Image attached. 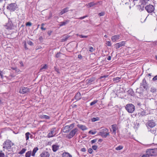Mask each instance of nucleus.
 <instances>
[{
  "label": "nucleus",
  "instance_id": "1",
  "mask_svg": "<svg viewBox=\"0 0 157 157\" xmlns=\"http://www.w3.org/2000/svg\"><path fill=\"white\" fill-rule=\"evenodd\" d=\"M6 9L10 12L15 11L17 8V6L16 2L11 3L7 5Z\"/></svg>",
  "mask_w": 157,
  "mask_h": 157
},
{
  "label": "nucleus",
  "instance_id": "2",
  "mask_svg": "<svg viewBox=\"0 0 157 157\" xmlns=\"http://www.w3.org/2000/svg\"><path fill=\"white\" fill-rule=\"evenodd\" d=\"M3 148L6 149H9L11 148L12 146L13 145V144L9 140H7L3 144Z\"/></svg>",
  "mask_w": 157,
  "mask_h": 157
},
{
  "label": "nucleus",
  "instance_id": "3",
  "mask_svg": "<svg viewBox=\"0 0 157 157\" xmlns=\"http://www.w3.org/2000/svg\"><path fill=\"white\" fill-rule=\"evenodd\" d=\"M78 129L75 128L72 129L70 132L69 134L67 135V137L68 139H71L72 138L75 134H78Z\"/></svg>",
  "mask_w": 157,
  "mask_h": 157
},
{
  "label": "nucleus",
  "instance_id": "4",
  "mask_svg": "<svg viewBox=\"0 0 157 157\" xmlns=\"http://www.w3.org/2000/svg\"><path fill=\"white\" fill-rule=\"evenodd\" d=\"M146 152L148 153L150 156H156L157 155V148L147 149L146 150Z\"/></svg>",
  "mask_w": 157,
  "mask_h": 157
},
{
  "label": "nucleus",
  "instance_id": "5",
  "mask_svg": "<svg viewBox=\"0 0 157 157\" xmlns=\"http://www.w3.org/2000/svg\"><path fill=\"white\" fill-rule=\"evenodd\" d=\"M108 130L106 128H104L102 129L100 132L99 135L102 137L105 138L107 136L109 135V133L108 132Z\"/></svg>",
  "mask_w": 157,
  "mask_h": 157
},
{
  "label": "nucleus",
  "instance_id": "6",
  "mask_svg": "<svg viewBox=\"0 0 157 157\" xmlns=\"http://www.w3.org/2000/svg\"><path fill=\"white\" fill-rule=\"evenodd\" d=\"M125 109L128 113H132L135 110V106L132 104H129L126 105Z\"/></svg>",
  "mask_w": 157,
  "mask_h": 157
},
{
  "label": "nucleus",
  "instance_id": "7",
  "mask_svg": "<svg viewBox=\"0 0 157 157\" xmlns=\"http://www.w3.org/2000/svg\"><path fill=\"white\" fill-rule=\"evenodd\" d=\"M145 9L148 13H151L154 11L155 7L153 5L149 4L145 6Z\"/></svg>",
  "mask_w": 157,
  "mask_h": 157
},
{
  "label": "nucleus",
  "instance_id": "8",
  "mask_svg": "<svg viewBox=\"0 0 157 157\" xmlns=\"http://www.w3.org/2000/svg\"><path fill=\"white\" fill-rule=\"evenodd\" d=\"M148 84L145 78H144L140 84V87L147 90L148 88Z\"/></svg>",
  "mask_w": 157,
  "mask_h": 157
},
{
  "label": "nucleus",
  "instance_id": "9",
  "mask_svg": "<svg viewBox=\"0 0 157 157\" xmlns=\"http://www.w3.org/2000/svg\"><path fill=\"white\" fill-rule=\"evenodd\" d=\"M56 128H53L51 129L49 132L48 135V138L52 137L56 135Z\"/></svg>",
  "mask_w": 157,
  "mask_h": 157
},
{
  "label": "nucleus",
  "instance_id": "10",
  "mask_svg": "<svg viewBox=\"0 0 157 157\" xmlns=\"http://www.w3.org/2000/svg\"><path fill=\"white\" fill-rule=\"evenodd\" d=\"M30 91V89L27 87H21L20 88L19 91V93L24 94L25 93L29 92Z\"/></svg>",
  "mask_w": 157,
  "mask_h": 157
},
{
  "label": "nucleus",
  "instance_id": "11",
  "mask_svg": "<svg viewBox=\"0 0 157 157\" xmlns=\"http://www.w3.org/2000/svg\"><path fill=\"white\" fill-rule=\"evenodd\" d=\"M6 29L8 30L12 29L13 28V24L11 21H9L5 26Z\"/></svg>",
  "mask_w": 157,
  "mask_h": 157
},
{
  "label": "nucleus",
  "instance_id": "12",
  "mask_svg": "<svg viewBox=\"0 0 157 157\" xmlns=\"http://www.w3.org/2000/svg\"><path fill=\"white\" fill-rule=\"evenodd\" d=\"M125 42L122 41L119 43L116 44H115V47L116 49H117L122 46H124L125 44Z\"/></svg>",
  "mask_w": 157,
  "mask_h": 157
},
{
  "label": "nucleus",
  "instance_id": "13",
  "mask_svg": "<svg viewBox=\"0 0 157 157\" xmlns=\"http://www.w3.org/2000/svg\"><path fill=\"white\" fill-rule=\"evenodd\" d=\"M155 125V123L153 120L148 121L147 123L146 124L147 127H149L151 128H153Z\"/></svg>",
  "mask_w": 157,
  "mask_h": 157
},
{
  "label": "nucleus",
  "instance_id": "14",
  "mask_svg": "<svg viewBox=\"0 0 157 157\" xmlns=\"http://www.w3.org/2000/svg\"><path fill=\"white\" fill-rule=\"evenodd\" d=\"M120 35H117L113 36L111 37V40L113 42H115L117 40L119 39Z\"/></svg>",
  "mask_w": 157,
  "mask_h": 157
},
{
  "label": "nucleus",
  "instance_id": "15",
  "mask_svg": "<svg viewBox=\"0 0 157 157\" xmlns=\"http://www.w3.org/2000/svg\"><path fill=\"white\" fill-rule=\"evenodd\" d=\"M49 153L46 151L43 152L40 155L41 157H49Z\"/></svg>",
  "mask_w": 157,
  "mask_h": 157
},
{
  "label": "nucleus",
  "instance_id": "16",
  "mask_svg": "<svg viewBox=\"0 0 157 157\" xmlns=\"http://www.w3.org/2000/svg\"><path fill=\"white\" fill-rule=\"evenodd\" d=\"M138 0H129L130 6H129V7L130 9L131 8L132 6L133 7L135 5Z\"/></svg>",
  "mask_w": 157,
  "mask_h": 157
},
{
  "label": "nucleus",
  "instance_id": "17",
  "mask_svg": "<svg viewBox=\"0 0 157 157\" xmlns=\"http://www.w3.org/2000/svg\"><path fill=\"white\" fill-rule=\"evenodd\" d=\"M62 130H63V132L65 133H68L70 131V129H69L68 126V125H66L65 127L63 128Z\"/></svg>",
  "mask_w": 157,
  "mask_h": 157
},
{
  "label": "nucleus",
  "instance_id": "18",
  "mask_svg": "<svg viewBox=\"0 0 157 157\" xmlns=\"http://www.w3.org/2000/svg\"><path fill=\"white\" fill-rule=\"evenodd\" d=\"M77 126L78 128H79L83 131H84L87 129V128L86 127V126L83 125L78 124L77 125Z\"/></svg>",
  "mask_w": 157,
  "mask_h": 157
},
{
  "label": "nucleus",
  "instance_id": "19",
  "mask_svg": "<svg viewBox=\"0 0 157 157\" xmlns=\"http://www.w3.org/2000/svg\"><path fill=\"white\" fill-rule=\"evenodd\" d=\"M70 21L69 20H66L64 21H63L59 23V25L60 26H62L64 25H65L67 24H68Z\"/></svg>",
  "mask_w": 157,
  "mask_h": 157
},
{
  "label": "nucleus",
  "instance_id": "20",
  "mask_svg": "<svg viewBox=\"0 0 157 157\" xmlns=\"http://www.w3.org/2000/svg\"><path fill=\"white\" fill-rule=\"evenodd\" d=\"M75 98L77 101L81 99V96L80 93L79 92L77 93L75 96Z\"/></svg>",
  "mask_w": 157,
  "mask_h": 157
},
{
  "label": "nucleus",
  "instance_id": "21",
  "mask_svg": "<svg viewBox=\"0 0 157 157\" xmlns=\"http://www.w3.org/2000/svg\"><path fill=\"white\" fill-rule=\"evenodd\" d=\"M52 147L53 151L54 152H56L59 149V146L57 145H53Z\"/></svg>",
  "mask_w": 157,
  "mask_h": 157
},
{
  "label": "nucleus",
  "instance_id": "22",
  "mask_svg": "<svg viewBox=\"0 0 157 157\" xmlns=\"http://www.w3.org/2000/svg\"><path fill=\"white\" fill-rule=\"evenodd\" d=\"M117 128V125L116 124H113L112 125V129L113 130L112 133L114 135H115L116 134Z\"/></svg>",
  "mask_w": 157,
  "mask_h": 157
},
{
  "label": "nucleus",
  "instance_id": "23",
  "mask_svg": "<svg viewBox=\"0 0 157 157\" xmlns=\"http://www.w3.org/2000/svg\"><path fill=\"white\" fill-rule=\"evenodd\" d=\"M68 8H66L62 10L59 13V15H62L68 11Z\"/></svg>",
  "mask_w": 157,
  "mask_h": 157
},
{
  "label": "nucleus",
  "instance_id": "24",
  "mask_svg": "<svg viewBox=\"0 0 157 157\" xmlns=\"http://www.w3.org/2000/svg\"><path fill=\"white\" fill-rule=\"evenodd\" d=\"M39 117L41 118L47 119H49L50 118V116L45 115H40Z\"/></svg>",
  "mask_w": 157,
  "mask_h": 157
},
{
  "label": "nucleus",
  "instance_id": "25",
  "mask_svg": "<svg viewBox=\"0 0 157 157\" xmlns=\"http://www.w3.org/2000/svg\"><path fill=\"white\" fill-rule=\"evenodd\" d=\"M63 157H72V155L68 152H64L62 154Z\"/></svg>",
  "mask_w": 157,
  "mask_h": 157
},
{
  "label": "nucleus",
  "instance_id": "26",
  "mask_svg": "<svg viewBox=\"0 0 157 157\" xmlns=\"http://www.w3.org/2000/svg\"><path fill=\"white\" fill-rule=\"evenodd\" d=\"M38 150V148L37 147H35L32 151V156L33 157L35 156V153Z\"/></svg>",
  "mask_w": 157,
  "mask_h": 157
},
{
  "label": "nucleus",
  "instance_id": "27",
  "mask_svg": "<svg viewBox=\"0 0 157 157\" xmlns=\"http://www.w3.org/2000/svg\"><path fill=\"white\" fill-rule=\"evenodd\" d=\"M128 94L131 96H133L134 95V92L132 89H129L127 91Z\"/></svg>",
  "mask_w": 157,
  "mask_h": 157
},
{
  "label": "nucleus",
  "instance_id": "28",
  "mask_svg": "<svg viewBox=\"0 0 157 157\" xmlns=\"http://www.w3.org/2000/svg\"><path fill=\"white\" fill-rule=\"evenodd\" d=\"M95 79L94 78H90L86 80L87 83H90L93 82Z\"/></svg>",
  "mask_w": 157,
  "mask_h": 157
},
{
  "label": "nucleus",
  "instance_id": "29",
  "mask_svg": "<svg viewBox=\"0 0 157 157\" xmlns=\"http://www.w3.org/2000/svg\"><path fill=\"white\" fill-rule=\"evenodd\" d=\"M70 37V36L67 35L63 37L62 39V41L63 42L66 41Z\"/></svg>",
  "mask_w": 157,
  "mask_h": 157
},
{
  "label": "nucleus",
  "instance_id": "30",
  "mask_svg": "<svg viewBox=\"0 0 157 157\" xmlns=\"http://www.w3.org/2000/svg\"><path fill=\"white\" fill-rule=\"evenodd\" d=\"M32 154L31 151H29L26 153L25 156V157H30Z\"/></svg>",
  "mask_w": 157,
  "mask_h": 157
},
{
  "label": "nucleus",
  "instance_id": "31",
  "mask_svg": "<svg viewBox=\"0 0 157 157\" xmlns=\"http://www.w3.org/2000/svg\"><path fill=\"white\" fill-rule=\"evenodd\" d=\"M150 91L152 93H155L156 92V89L155 87L152 86L151 87L150 89Z\"/></svg>",
  "mask_w": 157,
  "mask_h": 157
},
{
  "label": "nucleus",
  "instance_id": "32",
  "mask_svg": "<svg viewBox=\"0 0 157 157\" xmlns=\"http://www.w3.org/2000/svg\"><path fill=\"white\" fill-rule=\"evenodd\" d=\"M86 6L88 7H91L92 6H94V2H92L86 5Z\"/></svg>",
  "mask_w": 157,
  "mask_h": 157
},
{
  "label": "nucleus",
  "instance_id": "33",
  "mask_svg": "<svg viewBox=\"0 0 157 157\" xmlns=\"http://www.w3.org/2000/svg\"><path fill=\"white\" fill-rule=\"evenodd\" d=\"M120 78L118 77H117L113 78V80L116 82H118L120 81Z\"/></svg>",
  "mask_w": 157,
  "mask_h": 157
},
{
  "label": "nucleus",
  "instance_id": "34",
  "mask_svg": "<svg viewBox=\"0 0 157 157\" xmlns=\"http://www.w3.org/2000/svg\"><path fill=\"white\" fill-rule=\"evenodd\" d=\"M101 4V2H94V6H95L96 7L99 6Z\"/></svg>",
  "mask_w": 157,
  "mask_h": 157
},
{
  "label": "nucleus",
  "instance_id": "35",
  "mask_svg": "<svg viewBox=\"0 0 157 157\" xmlns=\"http://www.w3.org/2000/svg\"><path fill=\"white\" fill-rule=\"evenodd\" d=\"M30 135V134L29 132H27L25 133V137L26 140H29Z\"/></svg>",
  "mask_w": 157,
  "mask_h": 157
},
{
  "label": "nucleus",
  "instance_id": "36",
  "mask_svg": "<svg viewBox=\"0 0 157 157\" xmlns=\"http://www.w3.org/2000/svg\"><path fill=\"white\" fill-rule=\"evenodd\" d=\"M68 126L69 128V129L71 130L75 126V124L74 123H72L71 124H70L69 125H68Z\"/></svg>",
  "mask_w": 157,
  "mask_h": 157
},
{
  "label": "nucleus",
  "instance_id": "37",
  "mask_svg": "<svg viewBox=\"0 0 157 157\" xmlns=\"http://www.w3.org/2000/svg\"><path fill=\"white\" fill-rule=\"evenodd\" d=\"M47 67L48 66L47 64H44L43 66L41 67L40 70V71H41L43 69H47Z\"/></svg>",
  "mask_w": 157,
  "mask_h": 157
},
{
  "label": "nucleus",
  "instance_id": "38",
  "mask_svg": "<svg viewBox=\"0 0 157 157\" xmlns=\"http://www.w3.org/2000/svg\"><path fill=\"white\" fill-rule=\"evenodd\" d=\"M26 150V149L25 148H22L21 151L19 153V154L21 155L23 154L25 152Z\"/></svg>",
  "mask_w": 157,
  "mask_h": 157
},
{
  "label": "nucleus",
  "instance_id": "39",
  "mask_svg": "<svg viewBox=\"0 0 157 157\" xmlns=\"http://www.w3.org/2000/svg\"><path fill=\"white\" fill-rule=\"evenodd\" d=\"M99 120V118L98 117H93L92 118L91 120L93 122H95L98 121Z\"/></svg>",
  "mask_w": 157,
  "mask_h": 157
},
{
  "label": "nucleus",
  "instance_id": "40",
  "mask_svg": "<svg viewBox=\"0 0 157 157\" xmlns=\"http://www.w3.org/2000/svg\"><path fill=\"white\" fill-rule=\"evenodd\" d=\"M123 148V147L121 145H120L115 148L116 150H120L122 149Z\"/></svg>",
  "mask_w": 157,
  "mask_h": 157
},
{
  "label": "nucleus",
  "instance_id": "41",
  "mask_svg": "<svg viewBox=\"0 0 157 157\" xmlns=\"http://www.w3.org/2000/svg\"><path fill=\"white\" fill-rule=\"evenodd\" d=\"M97 102H98V101L97 100H94L90 103V105L91 106H92V105H94L96 103H97Z\"/></svg>",
  "mask_w": 157,
  "mask_h": 157
},
{
  "label": "nucleus",
  "instance_id": "42",
  "mask_svg": "<svg viewBox=\"0 0 157 157\" xmlns=\"http://www.w3.org/2000/svg\"><path fill=\"white\" fill-rule=\"evenodd\" d=\"M0 157H5L4 153L2 151H1L0 152Z\"/></svg>",
  "mask_w": 157,
  "mask_h": 157
},
{
  "label": "nucleus",
  "instance_id": "43",
  "mask_svg": "<svg viewBox=\"0 0 157 157\" xmlns=\"http://www.w3.org/2000/svg\"><path fill=\"white\" fill-rule=\"evenodd\" d=\"M149 156H150V155L148 154V153H147V152H146V153L144 154L142 156V157H149Z\"/></svg>",
  "mask_w": 157,
  "mask_h": 157
},
{
  "label": "nucleus",
  "instance_id": "44",
  "mask_svg": "<svg viewBox=\"0 0 157 157\" xmlns=\"http://www.w3.org/2000/svg\"><path fill=\"white\" fill-rule=\"evenodd\" d=\"M62 54L60 52H58L56 55V58H58L60 57V55Z\"/></svg>",
  "mask_w": 157,
  "mask_h": 157
},
{
  "label": "nucleus",
  "instance_id": "45",
  "mask_svg": "<svg viewBox=\"0 0 157 157\" xmlns=\"http://www.w3.org/2000/svg\"><path fill=\"white\" fill-rule=\"evenodd\" d=\"M140 115L142 116H145L146 115L145 112L144 111H143L141 112Z\"/></svg>",
  "mask_w": 157,
  "mask_h": 157
},
{
  "label": "nucleus",
  "instance_id": "46",
  "mask_svg": "<svg viewBox=\"0 0 157 157\" xmlns=\"http://www.w3.org/2000/svg\"><path fill=\"white\" fill-rule=\"evenodd\" d=\"M105 14V13L104 12H101L98 13V16L100 17L103 16Z\"/></svg>",
  "mask_w": 157,
  "mask_h": 157
},
{
  "label": "nucleus",
  "instance_id": "47",
  "mask_svg": "<svg viewBox=\"0 0 157 157\" xmlns=\"http://www.w3.org/2000/svg\"><path fill=\"white\" fill-rule=\"evenodd\" d=\"M92 148L93 150H96L98 148V146L97 145H93L92 146Z\"/></svg>",
  "mask_w": 157,
  "mask_h": 157
},
{
  "label": "nucleus",
  "instance_id": "48",
  "mask_svg": "<svg viewBox=\"0 0 157 157\" xmlns=\"http://www.w3.org/2000/svg\"><path fill=\"white\" fill-rule=\"evenodd\" d=\"M96 133V132H93L91 130L89 132V134H91L92 135H94Z\"/></svg>",
  "mask_w": 157,
  "mask_h": 157
},
{
  "label": "nucleus",
  "instance_id": "49",
  "mask_svg": "<svg viewBox=\"0 0 157 157\" xmlns=\"http://www.w3.org/2000/svg\"><path fill=\"white\" fill-rule=\"evenodd\" d=\"M4 74L3 71H0V75L1 76L2 78H3V75Z\"/></svg>",
  "mask_w": 157,
  "mask_h": 157
},
{
  "label": "nucleus",
  "instance_id": "50",
  "mask_svg": "<svg viewBox=\"0 0 157 157\" xmlns=\"http://www.w3.org/2000/svg\"><path fill=\"white\" fill-rule=\"evenodd\" d=\"M27 43L28 44L31 46L33 45V43L31 41H29L27 42Z\"/></svg>",
  "mask_w": 157,
  "mask_h": 157
},
{
  "label": "nucleus",
  "instance_id": "51",
  "mask_svg": "<svg viewBox=\"0 0 157 157\" xmlns=\"http://www.w3.org/2000/svg\"><path fill=\"white\" fill-rule=\"evenodd\" d=\"M79 36L80 38H87L88 37V36H83L82 35H79Z\"/></svg>",
  "mask_w": 157,
  "mask_h": 157
},
{
  "label": "nucleus",
  "instance_id": "52",
  "mask_svg": "<svg viewBox=\"0 0 157 157\" xmlns=\"http://www.w3.org/2000/svg\"><path fill=\"white\" fill-rule=\"evenodd\" d=\"M88 152L90 154H91L93 152L92 149L91 148H90L88 150Z\"/></svg>",
  "mask_w": 157,
  "mask_h": 157
},
{
  "label": "nucleus",
  "instance_id": "53",
  "mask_svg": "<svg viewBox=\"0 0 157 157\" xmlns=\"http://www.w3.org/2000/svg\"><path fill=\"white\" fill-rule=\"evenodd\" d=\"M107 45L109 46H111V43L110 41H107L106 43Z\"/></svg>",
  "mask_w": 157,
  "mask_h": 157
},
{
  "label": "nucleus",
  "instance_id": "54",
  "mask_svg": "<svg viewBox=\"0 0 157 157\" xmlns=\"http://www.w3.org/2000/svg\"><path fill=\"white\" fill-rule=\"evenodd\" d=\"M54 68V69H55V70L56 72H57L58 73H60V72L59 71V69L57 68L56 67H55Z\"/></svg>",
  "mask_w": 157,
  "mask_h": 157
},
{
  "label": "nucleus",
  "instance_id": "55",
  "mask_svg": "<svg viewBox=\"0 0 157 157\" xmlns=\"http://www.w3.org/2000/svg\"><path fill=\"white\" fill-rule=\"evenodd\" d=\"M96 141H97V139H94V140H92L91 141V143L92 144H93L95 143V142H96Z\"/></svg>",
  "mask_w": 157,
  "mask_h": 157
},
{
  "label": "nucleus",
  "instance_id": "56",
  "mask_svg": "<svg viewBox=\"0 0 157 157\" xmlns=\"http://www.w3.org/2000/svg\"><path fill=\"white\" fill-rule=\"evenodd\" d=\"M89 51L91 52L93 51V48L92 47L90 46L89 48Z\"/></svg>",
  "mask_w": 157,
  "mask_h": 157
},
{
  "label": "nucleus",
  "instance_id": "57",
  "mask_svg": "<svg viewBox=\"0 0 157 157\" xmlns=\"http://www.w3.org/2000/svg\"><path fill=\"white\" fill-rule=\"evenodd\" d=\"M39 39L40 41L42 42L43 40V38L42 36H40L39 37Z\"/></svg>",
  "mask_w": 157,
  "mask_h": 157
},
{
  "label": "nucleus",
  "instance_id": "58",
  "mask_svg": "<svg viewBox=\"0 0 157 157\" xmlns=\"http://www.w3.org/2000/svg\"><path fill=\"white\" fill-rule=\"evenodd\" d=\"M153 81H155L157 80V75L155 76L152 79Z\"/></svg>",
  "mask_w": 157,
  "mask_h": 157
},
{
  "label": "nucleus",
  "instance_id": "59",
  "mask_svg": "<svg viewBox=\"0 0 157 157\" xmlns=\"http://www.w3.org/2000/svg\"><path fill=\"white\" fill-rule=\"evenodd\" d=\"M32 24L30 22H27L26 24V26H30Z\"/></svg>",
  "mask_w": 157,
  "mask_h": 157
},
{
  "label": "nucleus",
  "instance_id": "60",
  "mask_svg": "<svg viewBox=\"0 0 157 157\" xmlns=\"http://www.w3.org/2000/svg\"><path fill=\"white\" fill-rule=\"evenodd\" d=\"M81 151L82 152H85L86 151V149L84 148H82L81 149Z\"/></svg>",
  "mask_w": 157,
  "mask_h": 157
},
{
  "label": "nucleus",
  "instance_id": "61",
  "mask_svg": "<svg viewBox=\"0 0 157 157\" xmlns=\"http://www.w3.org/2000/svg\"><path fill=\"white\" fill-rule=\"evenodd\" d=\"M52 32V31L50 30L48 31V34L49 36H50L51 35Z\"/></svg>",
  "mask_w": 157,
  "mask_h": 157
},
{
  "label": "nucleus",
  "instance_id": "62",
  "mask_svg": "<svg viewBox=\"0 0 157 157\" xmlns=\"http://www.w3.org/2000/svg\"><path fill=\"white\" fill-rule=\"evenodd\" d=\"M108 76V75H103V76H101L100 77V78H106Z\"/></svg>",
  "mask_w": 157,
  "mask_h": 157
},
{
  "label": "nucleus",
  "instance_id": "63",
  "mask_svg": "<svg viewBox=\"0 0 157 157\" xmlns=\"http://www.w3.org/2000/svg\"><path fill=\"white\" fill-rule=\"evenodd\" d=\"M19 63L21 66H23V67L24 66V64H23V63L22 61H20Z\"/></svg>",
  "mask_w": 157,
  "mask_h": 157
},
{
  "label": "nucleus",
  "instance_id": "64",
  "mask_svg": "<svg viewBox=\"0 0 157 157\" xmlns=\"http://www.w3.org/2000/svg\"><path fill=\"white\" fill-rule=\"evenodd\" d=\"M107 60H110L111 59V57L110 56H109L107 58Z\"/></svg>",
  "mask_w": 157,
  "mask_h": 157
}]
</instances>
